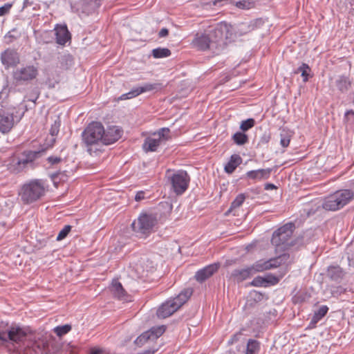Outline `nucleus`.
Returning a JSON list of instances; mask_svg holds the SVG:
<instances>
[{"label":"nucleus","mask_w":354,"mask_h":354,"mask_svg":"<svg viewBox=\"0 0 354 354\" xmlns=\"http://www.w3.org/2000/svg\"><path fill=\"white\" fill-rule=\"evenodd\" d=\"M264 189L266 190H270V189H277V187L272 183H266L265 185Z\"/></svg>","instance_id":"obj_59"},{"label":"nucleus","mask_w":354,"mask_h":354,"mask_svg":"<svg viewBox=\"0 0 354 354\" xmlns=\"http://www.w3.org/2000/svg\"><path fill=\"white\" fill-rule=\"evenodd\" d=\"M329 308L327 306L323 305L318 310L314 312L313 316L310 322L309 328L316 327V324L327 314Z\"/></svg>","instance_id":"obj_21"},{"label":"nucleus","mask_w":354,"mask_h":354,"mask_svg":"<svg viewBox=\"0 0 354 354\" xmlns=\"http://www.w3.org/2000/svg\"><path fill=\"white\" fill-rule=\"evenodd\" d=\"M61 126V120L59 116L55 120L53 124H51L50 129V134L52 137H53V140L55 141V137L57 136L59 132V129Z\"/></svg>","instance_id":"obj_38"},{"label":"nucleus","mask_w":354,"mask_h":354,"mask_svg":"<svg viewBox=\"0 0 354 354\" xmlns=\"http://www.w3.org/2000/svg\"><path fill=\"white\" fill-rule=\"evenodd\" d=\"M310 71L311 69L310 66L306 63H302L301 65L297 68L295 73H301V75L303 77V82H306L308 81V79L310 77Z\"/></svg>","instance_id":"obj_32"},{"label":"nucleus","mask_w":354,"mask_h":354,"mask_svg":"<svg viewBox=\"0 0 354 354\" xmlns=\"http://www.w3.org/2000/svg\"><path fill=\"white\" fill-rule=\"evenodd\" d=\"M57 44L64 46L71 39V35L66 24H57L55 28Z\"/></svg>","instance_id":"obj_19"},{"label":"nucleus","mask_w":354,"mask_h":354,"mask_svg":"<svg viewBox=\"0 0 354 354\" xmlns=\"http://www.w3.org/2000/svg\"><path fill=\"white\" fill-rule=\"evenodd\" d=\"M169 35V30L167 28H163L158 32V36L160 37H165Z\"/></svg>","instance_id":"obj_58"},{"label":"nucleus","mask_w":354,"mask_h":354,"mask_svg":"<svg viewBox=\"0 0 354 354\" xmlns=\"http://www.w3.org/2000/svg\"><path fill=\"white\" fill-rule=\"evenodd\" d=\"M157 223L158 220L156 215L142 212L138 218L131 223V228L137 236L146 238L153 231Z\"/></svg>","instance_id":"obj_7"},{"label":"nucleus","mask_w":354,"mask_h":354,"mask_svg":"<svg viewBox=\"0 0 354 354\" xmlns=\"http://www.w3.org/2000/svg\"><path fill=\"white\" fill-rule=\"evenodd\" d=\"M0 343L2 344L7 343L6 332L0 331Z\"/></svg>","instance_id":"obj_57"},{"label":"nucleus","mask_w":354,"mask_h":354,"mask_svg":"<svg viewBox=\"0 0 354 354\" xmlns=\"http://www.w3.org/2000/svg\"><path fill=\"white\" fill-rule=\"evenodd\" d=\"M48 347L47 342L36 337L31 333L26 341L21 345L24 354H48L46 349Z\"/></svg>","instance_id":"obj_10"},{"label":"nucleus","mask_w":354,"mask_h":354,"mask_svg":"<svg viewBox=\"0 0 354 354\" xmlns=\"http://www.w3.org/2000/svg\"><path fill=\"white\" fill-rule=\"evenodd\" d=\"M263 299V294L257 291H253L250 293L249 298L246 302V305L250 307L254 306L257 303L262 301Z\"/></svg>","instance_id":"obj_29"},{"label":"nucleus","mask_w":354,"mask_h":354,"mask_svg":"<svg viewBox=\"0 0 354 354\" xmlns=\"http://www.w3.org/2000/svg\"><path fill=\"white\" fill-rule=\"evenodd\" d=\"M289 259L290 254L283 253L268 260L260 259L244 269L234 270L231 273L230 279L237 283L242 282L257 272L278 268L282 264L286 263Z\"/></svg>","instance_id":"obj_1"},{"label":"nucleus","mask_w":354,"mask_h":354,"mask_svg":"<svg viewBox=\"0 0 354 354\" xmlns=\"http://www.w3.org/2000/svg\"><path fill=\"white\" fill-rule=\"evenodd\" d=\"M123 131L117 126H111L104 129L103 134V145H109L118 141L122 135Z\"/></svg>","instance_id":"obj_18"},{"label":"nucleus","mask_w":354,"mask_h":354,"mask_svg":"<svg viewBox=\"0 0 354 354\" xmlns=\"http://www.w3.org/2000/svg\"><path fill=\"white\" fill-rule=\"evenodd\" d=\"M291 133L289 131L286 129H281L280 131V145L283 147H288L290 139H291Z\"/></svg>","instance_id":"obj_36"},{"label":"nucleus","mask_w":354,"mask_h":354,"mask_svg":"<svg viewBox=\"0 0 354 354\" xmlns=\"http://www.w3.org/2000/svg\"><path fill=\"white\" fill-rule=\"evenodd\" d=\"M166 185L171 192L177 196L183 194L189 187L190 176L183 169L172 171L167 169L165 173Z\"/></svg>","instance_id":"obj_4"},{"label":"nucleus","mask_w":354,"mask_h":354,"mask_svg":"<svg viewBox=\"0 0 354 354\" xmlns=\"http://www.w3.org/2000/svg\"><path fill=\"white\" fill-rule=\"evenodd\" d=\"M151 54L154 58L160 59L169 57L171 52L167 48H157L152 50Z\"/></svg>","instance_id":"obj_31"},{"label":"nucleus","mask_w":354,"mask_h":354,"mask_svg":"<svg viewBox=\"0 0 354 354\" xmlns=\"http://www.w3.org/2000/svg\"><path fill=\"white\" fill-rule=\"evenodd\" d=\"M163 85L162 83L156 82V83H146L142 86H138V90L140 94L147 92V91H158L163 88Z\"/></svg>","instance_id":"obj_27"},{"label":"nucleus","mask_w":354,"mask_h":354,"mask_svg":"<svg viewBox=\"0 0 354 354\" xmlns=\"http://www.w3.org/2000/svg\"><path fill=\"white\" fill-rule=\"evenodd\" d=\"M345 292L346 289L341 286L333 287V288L331 290V294L333 297H338Z\"/></svg>","instance_id":"obj_52"},{"label":"nucleus","mask_w":354,"mask_h":354,"mask_svg":"<svg viewBox=\"0 0 354 354\" xmlns=\"http://www.w3.org/2000/svg\"><path fill=\"white\" fill-rule=\"evenodd\" d=\"M272 171V168L259 169L247 171L241 178L248 180H252L253 183L268 179Z\"/></svg>","instance_id":"obj_16"},{"label":"nucleus","mask_w":354,"mask_h":354,"mask_svg":"<svg viewBox=\"0 0 354 354\" xmlns=\"http://www.w3.org/2000/svg\"><path fill=\"white\" fill-rule=\"evenodd\" d=\"M192 295V290L191 288L184 289L177 297L162 304L157 310V316L162 319L171 316L189 299Z\"/></svg>","instance_id":"obj_6"},{"label":"nucleus","mask_w":354,"mask_h":354,"mask_svg":"<svg viewBox=\"0 0 354 354\" xmlns=\"http://www.w3.org/2000/svg\"><path fill=\"white\" fill-rule=\"evenodd\" d=\"M252 193L258 194L260 193V189L259 187L252 188L250 189Z\"/></svg>","instance_id":"obj_61"},{"label":"nucleus","mask_w":354,"mask_h":354,"mask_svg":"<svg viewBox=\"0 0 354 354\" xmlns=\"http://www.w3.org/2000/svg\"><path fill=\"white\" fill-rule=\"evenodd\" d=\"M46 192L45 182L41 179H35L22 185L19 196L23 203L29 205L41 198Z\"/></svg>","instance_id":"obj_3"},{"label":"nucleus","mask_w":354,"mask_h":354,"mask_svg":"<svg viewBox=\"0 0 354 354\" xmlns=\"http://www.w3.org/2000/svg\"><path fill=\"white\" fill-rule=\"evenodd\" d=\"M15 126L13 113L0 105V132L8 133Z\"/></svg>","instance_id":"obj_14"},{"label":"nucleus","mask_w":354,"mask_h":354,"mask_svg":"<svg viewBox=\"0 0 354 354\" xmlns=\"http://www.w3.org/2000/svg\"><path fill=\"white\" fill-rule=\"evenodd\" d=\"M102 352V350L99 348H92L91 350L90 354H101Z\"/></svg>","instance_id":"obj_60"},{"label":"nucleus","mask_w":354,"mask_h":354,"mask_svg":"<svg viewBox=\"0 0 354 354\" xmlns=\"http://www.w3.org/2000/svg\"><path fill=\"white\" fill-rule=\"evenodd\" d=\"M30 3H28V0H24L23 3V8H27Z\"/></svg>","instance_id":"obj_62"},{"label":"nucleus","mask_w":354,"mask_h":354,"mask_svg":"<svg viewBox=\"0 0 354 354\" xmlns=\"http://www.w3.org/2000/svg\"><path fill=\"white\" fill-rule=\"evenodd\" d=\"M71 227H72L69 225H65L64 228L59 232L57 236V240L61 241L65 239L70 232Z\"/></svg>","instance_id":"obj_48"},{"label":"nucleus","mask_w":354,"mask_h":354,"mask_svg":"<svg viewBox=\"0 0 354 354\" xmlns=\"http://www.w3.org/2000/svg\"><path fill=\"white\" fill-rule=\"evenodd\" d=\"M59 64L62 70L69 69L74 64L73 56L69 54L64 55L61 57Z\"/></svg>","instance_id":"obj_30"},{"label":"nucleus","mask_w":354,"mask_h":354,"mask_svg":"<svg viewBox=\"0 0 354 354\" xmlns=\"http://www.w3.org/2000/svg\"><path fill=\"white\" fill-rule=\"evenodd\" d=\"M38 75V70L34 66H26L17 68L12 74L14 80L18 84L28 83Z\"/></svg>","instance_id":"obj_12"},{"label":"nucleus","mask_w":354,"mask_h":354,"mask_svg":"<svg viewBox=\"0 0 354 354\" xmlns=\"http://www.w3.org/2000/svg\"><path fill=\"white\" fill-rule=\"evenodd\" d=\"M252 3L248 0H241L236 2V6L240 9H250Z\"/></svg>","instance_id":"obj_49"},{"label":"nucleus","mask_w":354,"mask_h":354,"mask_svg":"<svg viewBox=\"0 0 354 354\" xmlns=\"http://www.w3.org/2000/svg\"><path fill=\"white\" fill-rule=\"evenodd\" d=\"M66 157L62 156H50L47 158L46 160L50 165H56L62 162H66Z\"/></svg>","instance_id":"obj_43"},{"label":"nucleus","mask_w":354,"mask_h":354,"mask_svg":"<svg viewBox=\"0 0 354 354\" xmlns=\"http://www.w3.org/2000/svg\"><path fill=\"white\" fill-rule=\"evenodd\" d=\"M66 171H58L57 172H55L50 175L51 180H53L55 185L57 187V183H59L60 181H66L68 179V175H67Z\"/></svg>","instance_id":"obj_33"},{"label":"nucleus","mask_w":354,"mask_h":354,"mask_svg":"<svg viewBox=\"0 0 354 354\" xmlns=\"http://www.w3.org/2000/svg\"><path fill=\"white\" fill-rule=\"evenodd\" d=\"M149 331L151 332L152 342L157 339L165 331L163 326L158 327V328H152Z\"/></svg>","instance_id":"obj_47"},{"label":"nucleus","mask_w":354,"mask_h":354,"mask_svg":"<svg viewBox=\"0 0 354 354\" xmlns=\"http://www.w3.org/2000/svg\"><path fill=\"white\" fill-rule=\"evenodd\" d=\"M111 291L114 297L119 299H124L126 296V291L119 281H115L112 283Z\"/></svg>","instance_id":"obj_28"},{"label":"nucleus","mask_w":354,"mask_h":354,"mask_svg":"<svg viewBox=\"0 0 354 354\" xmlns=\"http://www.w3.org/2000/svg\"><path fill=\"white\" fill-rule=\"evenodd\" d=\"M255 121L253 118H249L245 120L242 121L240 129L243 131H246L252 128L254 126Z\"/></svg>","instance_id":"obj_45"},{"label":"nucleus","mask_w":354,"mask_h":354,"mask_svg":"<svg viewBox=\"0 0 354 354\" xmlns=\"http://www.w3.org/2000/svg\"><path fill=\"white\" fill-rule=\"evenodd\" d=\"M104 133V126L100 122H92L83 131L82 142L90 155L97 156L101 152L98 147L103 145Z\"/></svg>","instance_id":"obj_2"},{"label":"nucleus","mask_w":354,"mask_h":354,"mask_svg":"<svg viewBox=\"0 0 354 354\" xmlns=\"http://www.w3.org/2000/svg\"><path fill=\"white\" fill-rule=\"evenodd\" d=\"M232 139L237 145H243L248 142V136L243 132L240 131L235 133Z\"/></svg>","instance_id":"obj_34"},{"label":"nucleus","mask_w":354,"mask_h":354,"mask_svg":"<svg viewBox=\"0 0 354 354\" xmlns=\"http://www.w3.org/2000/svg\"><path fill=\"white\" fill-rule=\"evenodd\" d=\"M20 36V34L17 32V29L14 28L9 31L5 36V41L9 44L17 39Z\"/></svg>","instance_id":"obj_42"},{"label":"nucleus","mask_w":354,"mask_h":354,"mask_svg":"<svg viewBox=\"0 0 354 354\" xmlns=\"http://www.w3.org/2000/svg\"><path fill=\"white\" fill-rule=\"evenodd\" d=\"M223 39V31L221 27H216L211 30L208 33L197 32L195 34L191 45L199 50H207L213 44H217Z\"/></svg>","instance_id":"obj_5"},{"label":"nucleus","mask_w":354,"mask_h":354,"mask_svg":"<svg viewBox=\"0 0 354 354\" xmlns=\"http://www.w3.org/2000/svg\"><path fill=\"white\" fill-rule=\"evenodd\" d=\"M336 86L342 93H346L351 86V82L347 76L342 75L335 82Z\"/></svg>","instance_id":"obj_24"},{"label":"nucleus","mask_w":354,"mask_h":354,"mask_svg":"<svg viewBox=\"0 0 354 354\" xmlns=\"http://www.w3.org/2000/svg\"><path fill=\"white\" fill-rule=\"evenodd\" d=\"M310 295L306 292H298L292 298L294 304H301L306 301Z\"/></svg>","instance_id":"obj_41"},{"label":"nucleus","mask_w":354,"mask_h":354,"mask_svg":"<svg viewBox=\"0 0 354 354\" xmlns=\"http://www.w3.org/2000/svg\"><path fill=\"white\" fill-rule=\"evenodd\" d=\"M12 6V3H6L3 6L0 7V17L8 14Z\"/></svg>","instance_id":"obj_50"},{"label":"nucleus","mask_w":354,"mask_h":354,"mask_svg":"<svg viewBox=\"0 0 354 354\" xmlns=\"http://www.w3.org/2000/svg\"><path fill=\"white\" fill-rule=\"evenodd\" d=\"M220 266V263L209 264L198 270L196 272L194 278L198 282L203 283L215 274L218 270Z\"/></svg>","instance_id":"obj_17"},{"label":"nucleus","mask_w":354,"mask_h":354,"mask_svg":"<svg viewBox=\"0 0 354 354\" xmlns=\"http://www.w3.org/2000/svg\"><path fill=\"white\" fill-rule=\"evenodd\" d=\"M103 0H80L72 9L76 8V12L89 15L95 12L102 4Z\"/></svg>","instance_id":"obj_15"},{"label":"nucleus","mask_w":354,"mask_h":354,"mask_svg":"<svg viewBox=\"0 0 354 354\" xmlns=\"http://www.w3.org/2000/svg\"><path fill=\"white\" fill-rule=\"evenodd\" d=\"M71 328L72 326L71 324H65L56 326L53 330L58 337H62L70 332Z\"/></svg>","instance_id":"obj_40"},{"label":"nucleus","mask_w":354,"mask_h":354,"mask_svg":"<svg viewBox=\"0 0 354 354\" xmlns=\"http://www.w3.org/2000/svg\"><path fill=\"white\" fill-rule=\"evenodd\" d=\"M242 335H243V333H242L241 330L236 333L235 334L232 335L230 339L228 340L227 344L228 345H232L233 344L239 342V339H240V337H241Z\"/></svg>","instance_id":"obj_53"},{"label":"nucleus","mask_w":354,"mask_h":354,"mask_svg":"<svg viewBox=\"0 0 354 354\" xmlns=\"http://www.w3.org/2000/svg\"><path fill=\"white\" fill-rule=\"evenodd\" d=\"M348 115H354V111L353 110H349V111H347L346 113H345V116H347Z\"/></svg>","instance_id":"obj_63"},{"label":"nucleus","mask_w":354,"mask_h":354,"mask_svg":"<svg viewBox=\"0 0 354 354\" xmlns=\"http://www.w3.org/2000/svg\"><path fill=\"white\" fill-rule=\"evenodd\" d=\"M271 138V135L270 133L265 132L260 138L259 141V145H267Z\"/></svg>","instance_id":"obj_51"},{"label":"nucleus","mask_w":354,"mask_h":354,"mask_svg":"<svg viewBox=\"0 0 354 354\" xmlns=\"http://www.w3.org/2000/svg\"><path fill=\"white\" fill-rule=\"evenodd\" d=\"M295 229V225L293 223L289 222L275 230L271 239L272 245L279 247L281 245L290 246L293 245L292 241L290 239L292 236L293 232Z\"/></svg>","instance_id":"obj_9"},{"label":"nucleus","mask_w":354,"mask_h":354,"mask_svg":"<svg viewBox=\"0 0 354 354\" xmlns=\"http://www.w3.org/2000/svg\"><path fill=\"white\" fill-rule=\"evenodd\" d=\"M39 151H24L23 153L21 154V156L26 165H27L29 162H33L39 156Z\"/></svg>","instance_id":"obj_37"},{"label":"nucleus","mask_w":354,"mask_h":354,"mask_svg":"<svg viewBox=\"0 0 354 354\" xmlns=\"http://www.w3.org/2000/svg\"><path fill=\"white\" fill-rule=\"evenodd\" d=\"M241 162V157L239 154H233L230 156L229 161L225 165L224 170L227 174H232Z\"/></svg>","instance_id":"obj_22"},{"label":"nucleus","mask_w":354,"mask_h":354,"mask_svg":"<svg viewBox=\"0 0 354 354\" xmlns=\"http://www.w3.org/2000/svg\"><path fill=\"white\" fill-rule=\"evenodd\" d=\"M265 277H257L251 282V285L253 286L259 287L262 286L266 283Z\"/></svg>","instance_id":"obj_54"},{"label":"nucleus","mask_w":354,"mask_h":354,"mask_svg":"<svg viewBox=\"0 0 354 354\" xmlns=\"http://www.w3.org/2000/svg\"><path fill=\"white\" fill-rule=\"evenodd\" d=\"M1 60L6 67L16 66L19 62L18 53L12 49H6L1 54Z\"/></svg>","instance_id":"obj_20"},{"label":"nucleus","mask_w":354,"mask_h":354,"mask_svg":"<svg viewBox=\"0 0 354 354\" xmlns=\"http://www.w3.org/2000/svg\"><path fill=\"white\" fill-rule=\"evenodd\" d=\"M266 283H270L272 285H275L279 283V279L274 275L269 274L266 277H265Z\"/></svg>","instance_id":"obj_55"},{"label":"nucleus","mask_w":354,"mask_h":354,"mask_svg":"<svg viewBox=\"0 0 354 354\" xmlns=\"http://www.w3.org/2000/svg\"><path fill=\"white\" fill-rule=\"evenodd\" d=\"M353 196V192L349 189L337 191L325 198L322 207L328 211L338 210L348 203Z\"/></svg>","instance_id":"obj_8"},{"label":"nucleus","mask_w":354,"mask_h":354,"mask_svg":"<svg viewBox=\"0 0 354 354\" xmlns=\"http://www.w3.org/2000/svg\"><path fill=\"white\" fill-rule=\"evenodd\" d=\"M149 341H152V337L151 332L148 330L144 332L140 336H138L134 341V343L138 346H142L144 344Z\"/></svg>","instance_id":"obj_35"},{"label":"nucleus","mask_w":354,"mask_h":354,"mask_svg":"<svg viewBox=\"0 0 354 354\" xmlns=\"http://www.w3.org/2000/svg\"><path fill=\"white\" fill-rule=\"evenodd\" d=\"M160 145V139L147 138L143 144V149L145 151H156Z\"/></svg>","instance_id":"obj_25"},{"label":"nucleus","mask_w":354,"mask_h":354,"mask_svg":"<svg viewBox=\"0 0 354 354\" xmlns=\"http://www.w3.org/2000/svg\"><path fill=\"white\" fill-rule=\"evenodd\" d=\"M10 169L15 172L21 171L26 166L21 155H14L10 159Z\"/></svg>","instance_id":"obj_23"},{"label":"nucleus","mask_w":354,"mask_h":354,"mask_svg":"<svg viewBox=\"0 0 354 354\" xmlns=\"http://www.w3.org/2000/svg\"><path fill=\"white\" fill-rule=\"evenodd\" d=\"M347 274V271L337 263L328 266L325 273L330 281L337 284L342 283L346 279Z\"/></svg>","instance_id":"obj_13"},{"label":"nucleus","mask_w":354,"mask_h":354,"mask_svg":"<svg viewBox=\"0 0 354 354\" xmlns=\"http://www.w3.org/2000/svg\"><path fill=\"white\" fill-rule=\"evenodd\" d=\"M260 342L254 339H248L244 354H258L260 351Z\"/></svg>","instance_id":"obj_26"},{"label":"nucleus","mask_w":354,"mask_h":354,"mask_svg":"<svg viewBox=\"0 0 354 354\" xmlns=\"http://www.w3.org/2000/svg\"><path fill=\"white\" fill-rule=\"evenodd\" d=\"M140 95L139 90L138 87L133 88L129 92L122 94L119 99L121 100H129L133 97H137Z\"/></svg>","instance_id":"obj_44"},{"label":"nucleus","mask_w":354,"mask_h":354,"mask_svg":"<svg viewBox=\"0 0 354 354\" xmlns=\"http://www.w3.org/2000/svg\"><path fill=\"white\" fill-rule=\"evenodd\" d=\"M145 198V192L144 191H139L135 196V200L136 201H140Z\"/></svg>","instance_id":"obj_56"},{"label":"nucleus","mask_w":354,"mask_h":354,"mask_svg":"<svg viewBox=\"0 0 354 354\" xmlns=\"http://www.w3.org/2000/svg\"><path fill=\"white\" fill-rule=\"evenodd\" d=\"M32 333L28 330L21 328L19 325L13 324L9 327L6 333L7 343L10 341L17 344L21 347Z\"/></svg>","instance_id":"obj_11"},{"label":"nucleus","mask_w":354,"mask_h":354,"mask_svg":"<svg viewBox=\"0 0 354 354\" xmlns=\"http://www.w3.org/2000/svg\"><path fill=\"white\" fill-rule=\"evenodd\" d=\"M246 198V196L245 194L241 193L236 196L235 199L231 203L230 208V209H236L242 205L244 201Z\"/></svg>","instance_id":"obj_39"},{"label":"nucleus","mask_w":354,"mask_h":354,"mask_svg":"<svg viewBox=\"0 0 354 354\" xmlns=\"http://www.w3.org/2000/svg\"><path fill=\"white\" fill-rule=\"evenodd\" d=\"M169 129L168 128H161L160 129L157 133H154V136L156 135H158V139H160V141L161 142V140L163 139V140H168L169 139Z\"/></svg>","instance_id":"obj_46"}]
</instances>
